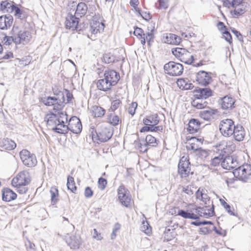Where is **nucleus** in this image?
I'll return each instance as SVG.
<instances>
[{
  "label": "nucleus",
  "mask_w": 251,
  "mask_h": 251,
  "mask_svg": "<svg viewBox=\"0 0 251 251\" xmlns=\"http://www.w3.org/2000/svg\"><path fill=\"white\" fill-rule=\"evenodd\" d=\"M204 141L203 137L187 136L186 138V147L188 150L198 151L202 155L206 156L207 152L205 150L201 149V146Z\"/></svg>",
  "instance_id": "6"
},
{
  "label": "nucleus",
  "mask_w": 251,
  "mask_h": 251,
  "mask_svg": "<svg viewBox=\"0 0 251 251\" xmlns=\"http://www.w3.org/2000/svg\"><path fill=\"white\" fill-rule=\"evenodd\" d=\"M235 126L234 122L231 119L222 120L219 125L220 131L224 137H230L234 133Z\"/></svg>",
  "instance_id": "9"
},
{
  "label": "nucleus",
  "mask_w": 251,
  "mask_h": 251,
  "mask_svg": "<svg viewBox=\"0 0 251 251\" xmlns=\"http://www.w3.org/2000/svg\"><path fill=\"white\" fill-rule=\"evenodd\" d=\"M153 28L154 27L152 26L151 27V29H149V27H148V31L146 32L145 34V41L150 42L151 39L153 38Z\"/></svg>",
  "instance_id": "54"
},
{
  "label": "nucleus",
  "mask_w": 251,
  "mask_h": 251,
  "mask_svg": "<svg viewBox=\"0 0 251 251\" xmlns=\"http://www.w3.org/2000/svg\"><path fill=\"white\" fill-rule=\"evenodd\" d=\"M182 191L189 195H191L194 193L191 186H187L186 187H183Z\"/></svg>",
  "instance_id": "58"
},
{
  "label": "nucleus",
  "mask_w": 251,
  "mask_h": 251,
  "mask_svg": "<svg viewBox=\"0 0 251 251\" xmlns=\"http://www.w3.org/2000/svg\"><path fill=\"white\" fill-rule=\"evenodd\" d=\"M104 78L99 80L98 88L103 91H106L113 85H116L120 79L119 74L114 70H107L104 74Z\"/></svg>",
  "instance_id": "2"
},
{
  "label": "nucleus",
  "mask_w": 251,
  "mask_h": 251,
  "mask_svg": "<svg viewBox=\"0 0 251 251\" xmlns=\"http://www.w3.org/2000/svg\"><path fill=\"white\" fill-rule=\"evenodd\" d=\"M166 73L170 75L177 76L182 74L183 70L182 65L179 63L171 61L164 66Z\"/></svg>",
  "instance_id": "13"
},
{
  "label": "nucleus",
  "mask_w": 251,
  "mask_h": 251,
  "mask_svg": "<svg viewBox=\"0 0 251 251\" xmlns=\"http://www.w3.org/2000/svg\"><path fill=\"white\" fill-rule=\"evenodd\" d=\"M163 129L162 126H157L154 128H152L150 126H145L142 127L140 129V132L141 133L147 132L149 131L151 132H157L158 131H162Z\"/></svg>",
  "instance_id": "43"
},
{
  "label": "nucleus",
  "mask_w": 251,
  "mask_h": 251,
  "mask_svg": "<svg viewBox=\"0 0 251 251\" xmlns=\"http://www.w3.org/2000/svg\"><path fill=\"white\" fill-rule=\"evenodd\" d=\"M29 173L26 170L19 172L12 179L11 185L20 194H25L28 190L31 182Z\"/></svg>",
  "instance_id": "1"
},
{
  "label": "nucleus",
  "mask_w": 251,
  "mask_h": 251,
  "mask_svg": "<svg viewBox=\"0 0 251 251\" xmlns=\"http://www.w3.org/2000/svg\"><path fill=\"white\" fill-rule=\"evenodd\" d=\"M13 18L11 15H5L0 17V29L4 30L11 27Z\"/></svg>",
  "instance_id": "23"
},
{
  "label": "nucleus",
  "mask_w": 251,
  "mask_h": 251,
  "mask_svg": "<svg viewBox=\"0 0 251 251\" xmlns=\"http://www.w3.org/2000/svg\"><path fill=\"white\" fill-rule=\"evenodd\" d=\"M106 122L110 125L116 126L121 125L122 122V119L115 113H110L106 116Z\"/></svg>",
  "instance_id": "25"
},
{
  "label": "nucleus",
  "mask_w": 251,
  "mask_h": 251,
  "mask_svg": "<svg viewBox=\"0 0 251 251\" xmlns=\"http://www.w3.org/2000/svg\"><path fill=\"white\" fill-rule=\"evenodd\" d=\"M217 111L215 110H207L201 112L200 115L201 118L206 120L211 119L213 116L216 114Z\"/></svg>",
  "instance_id": "38"
},
{
  "label": "nucleus",
  "mask_w": 251,
  "mask_h": 251,
  "mask_svg": "<svg viewBox=\"0 0 251 251\" xmlns=\"http://www.w3.org/2000/svg\"><path fill=\"white\" fill-rule=\"evenodd\" d=\"M78 24V19L75 16L70 14L67 16L65 21L66 27L67 28L74 30L77 27Z\"/></svg>",
  "instance_id": "27"
},
{
  "label": "nucleus",
  "mask_w": 251,
  "mask_h": 251,
  "mask_svg": "<svg viewBox=\"0 0 251 251\" xmlns=\"http://www.w3.org/2000/svg\"><path fill=\"white\" fill-rule=\"evenodd\" d=\"M68 126V129L74 133L78 134L82 130V125L80 120L75 116L72 117L70 119Z\"/></svg>",
  "instance_id": "18"
},
{
  "label": "nucleus",
  "mask_w": 251,
  "mask_h": 251,
  "mask_svg": "<svg viewBox=\"0 0 251 251\" xmlns=\"http://www.w3.org/2000/svg\"><path fill=\"white\" fill-rule=\"evenodd\" d=\"M199 209V207L194 206L184 211L179 209L178 207H174L171 209L170 212L172 215H178L185 219H198L201 216Z\"/></svg>",
  "instance_id": "4"
},
{
  "label": "nucleus",
  "mask_w": 251,
  "mask_h": 251,
  "mask_svg": "<svg viewBox=\"0 0 251 251\" xmlns=\"http://www.w3.org/2000/svg\"><path fill=\"white\" fill-rule=\"evenodd\" d=\"M20 159L23 164L27 167H33L37 163L35 155L26 149H23L19 152Z\"/></svg>",
  "instance_id": "10"
},
{
  "label": "nucleus",
  "mask_w": 251,
  "mask_h": 251,
  "mask_svg": "<svg viewBox=\"0 0 251 251\" xmlns=\"http://www.w3.org/2000/svg\"><path fill=\"white\" fill-rule=\"evenodd\" d=\"M196 79L199 84L204 86L210 83L212 80L211 74L204 71L197 73Z\"/></svg>",
  "instance_id": "16"
},
{
  "label": "nucleus",
  "mask_w": 251,
  "mask_h": 251,
  "mask_svg": "<svg viewBox=\"0 0 251 251\" xmlns=\"http://www.w3.org/2000/svg\"><path fill=\"white\" fill-rule=\"evenodd\" d=\"M238 165V162L236 158L232 155H227L223 158L222 167L226 170L233 169Z\"/></svg>",
  "instance_id": "15"
},
{
  "label": "nucleus",
  "mask_w": 251,
  "mask_h": 251,
  "mask_svg": "<svg viewBox=\"0 0 251 251\" xmlns=\"http://www.w3.org/2000/svg\"><path fill=\"white\" fill-rule=\"evenodd\" d=\"M187 50L183 48H176V49H173L172 50V53L177 58L180 59L183 55V54L186 52Z\"/></svg>",
  "instance_id": "45"
},
{
  "label": "nucleus",
  "mask_w": 251,
  "mask_h": 251,
  "mask_svg": "<svg viewBox=\"0 0 251 251\" xmlns=\"http://www.w3.org/2000/svg\"><path fill=\"white\" fill-rule=\"evenodd\" d=\"M16 38V34H15L13 36H5L3 38V42L4 44L6 45H10L13 42L16 44V40L15 39Z\"/></svg>",
  "instance_id": "52"
},
{
  "label": "nucleus",
  "mask_w": 251,
  "mask_h": 251,
  "mask_svg": "<svg viewBox=\"0 0 251 251\" xmlns=\"http://www.w3.org/2000/svg\"><path fill=\"white\" fill-rule=\"evenodd\" d=\"M67 242L72 249L77 250L79 248L80 241L75 236H70L67 239Z\"/></svg>",
  "instance_id": "34"
},
{
  "label": "nucleus",
  "mask_w": 251,
  "mask_h": 251,
  "mask_svg": "<svg viewBox=\"0 0 251 251\" xmlns=\"http://www.w3.org/2000/svg\"><path fill=\"white\" fill-rule=\"evenodd\" d=\"M196 197L197 199L204 201L206 199L207 195L204 193L203 189L200 188L196 193Z\"/></svg>",
  "instance_id": "49"
},
{
  "label": "nucleus",
  "mask_w": 251,
  "mask_h": 251,
  "mask_svg": "<svg viewBox=\"0 0 251 251\" xmlns=\"http://www.w3.org/2000/svg\"><path fill=\"white\" fill-rule=\"evenodd\" d=\"M220 201L222 206H224L228 212H231V207L229 204H228L224 200L221 199Z\"/></svg>",
  "instance_id": "63"
},
{
  "label": "nucleus",
  "mask_w": 251,
  "mask_h": 251,
  "mask_svg": "<svg viewBox=\"0 0 251 251\" xmlns=\"http://www.w3.org/2000/svg\"><path fill=\"white\" fill-rule=\"evenodd\" d=\"M60 117V121L57 123L56 126H54L52 129L56 132L65 134L68 132V126L66 125L65 123L67 122V115L65 112L61 111L57 113Z\"/></svg>",
  "instance_id": "12"
},
{
  "label": "nucleus",
  "mask_w": 251,
  "mask_h": 251,
  "mask_svg": "<svg viewBox=\"0 0 251 251\" xmlns=\"http://www.w3.org/2000/svg\"><path fill=\"white\" fill-rule=\"evenodd\" d=\"M51 195V202L52 205L55 204L58 201L59 192L56 186H52L50 190Z\"/></svg>",
  "instance_id": "37"
},
{
  "label": "nucleus",
  "mask_w": 251,
  "mask_h": 251,
  "mask_svg": "<svg viewBox=\"0 0 251 251\" xmlns=\"http://www.w3.org/2000/svg\"><path fill=\"white\" fill-rule=\"evenodd\" d=\"M211 231L209 227L207 226H202L200 228L199 233L201 234H208Z\"/></svg>",
  "instance_id": "60"
},
{
  "label": "nucleus",
  "mask_w": 251,
  "mask_h": 251,
  "mask_svg": "<svg viewBox=\"0 0 251 251\" xmlns=\"http://www.w3.org/2000/svg\"><path fill=\"white\" fill-rule=\"evenodd\" d=\"M135 11L137 14L141 16L143 19L146 21H149L151 18V15L148 10L142 11L139 8H135Z\"/></svg>",
  "instance_id": "42"
},
{
  "label": "nucleus",
  "mask_w": 251,
  "mask_h": 251,
  "mask_svg": "<svg viewBox=\"0 0 251 251\" xmlns=\"http://www.w3.org/2000/svg\"><path fill=\"white\" fill-rule=\"evenodd\" d=\"M194 92L200 93V94H212L213 92L209 87H205L204 88H197L194 91Z\"/></svg>",
  "instance_id": "51"
},
{
  "label": "nucleus",
  "mask_w": 251,
  "mask_h": 251,
  "mask_svg": "<svg viewBox=\"0 0 251 251\" xmlns=\"http://www.w3.org/2000/svg\"><path fill=\"white\" fill-rule=\"evenodd\" d=\"M246 3L244 0H232V7L233 10L230 12L232 16L237 17L244 14L246 9Z\"/></svg>",
  "instance_id": "14"
},
{
  "label": "nucleus",
  "mask_w": 251,
  "mask_h": 251,
  "mask_svg": "<svg viewBox=\"0 0 251 251\" xmlns=\"http://www.w3.org/2000/svg\"><path fill=\"white\" fill-rule=\"evenodd\" d=\"M163 41L168 44L177 45L180 43L181 38L175 34L166 33L163 36Z\"/></svg>",
  "instance_id": "29"
},
{
  "label": "nucleus",
  "mask_w": 251,
  "mask_h": 251,
  "mask_svg": "<svg viewBox=\"0 0 251 251\" xmlns=\"http://www.w3.org/2000/svg\"><path fill=\"white\" fill-rule=\"evenodd\" d=\"M93 195V191L90 187H87L84 191V196L86 198H90Z\"/></svg>",
  "instance_id": "59"
},
{
  "label": "nucleus",
  "mask_w": 251,
  "mask_h": 251,
  "mask_svg": "<svg viewBox=\"0 0 251 251\" xmlns=\"http://www.w3.org/2000/svg\"><path fill=\"white\" fill-rule=\"evenodd\" d=\"M87 9V6L85 3L80 2L77 5L75 14L77 16L82 17L86 14Z\"/></svg>",
  "instance_id": "36"
},
{
  "label": "nucleus",
  "mask_w": 251,
  "mask_h": 251,
  "mask_svg": "<svg viewBox=\"0 0 251 251\" xmlns=\"http://www.w3.org/2000/svg\"><path fill=\"white\" fill-rule=\"evenodd\" d=\"M17 147V144L12 140L7 138L4 139L0 145L2 151H9L15 149Z\"/></svg>",
  "instance_id": "30"
},
{
  "label": "nucleus",
  "mask_w": 251,
  "mask_h": 251,
  "mask_svg": "<svg viewBox=\"0 0 251 251\" xmlns=\"http://www.w3.org/2000/svg\"><path fill=\"white\" fill-rule=\"evenodd\" d=\"M61 98L55 97H45L41 99V101L47 106H53V111L54 112H59L63 111L64 103H65V97L64 95H60Z\"/></svg>",
  "instance_id": "7"
},
{
  "label": "nucleus",
  "mask_w": 251,
  "mask_h": 251,
  "mask_svg": "<svg viewBox=\"0 0 251 251\" xmlns=\"http://www.w3.org/2000/svg\"><path fill=\"white\" fill-rule=\"evenodd\" d=\"M235 100L231 95H226L221 99L220 104L223 109L232 108L235 103Z\"/></svg>",
  "instance_id": "21"
},
{
  "label": "nucleus",
  "mask_w": 251,
  "mask_h": 251,
  "mask_svg": "<svg viewBox=\"0 0 251 251\" xmlns=\"http://www.w3.org/2000/svg\"><path fill=\"white\" fill-rule=\"evenodd\" d=\"M45 120L47 122V125L51 128L56 126L57 123L60 121V117L57 113L53 112H50L48 113L45 117Z\"/></svg>",
  "instance_id": "22"
},
{
  "label": "nucleus",
  "mask_w": 251,
  "mask_h": 251,
  "mask_svg": "<svg viewBox=\"0 0 251 251\" xmlns=\"http://www.w3.org/2000/svg\"><path fill=\"white\" fill-rule=\"evenodd\" d=\"M222 34H223V36L224 38L226 41H227L229 43H231V41H232V37H231L230 34L226 30L223 31Z\"/></svg>",
  "instance_id": "57"
},
{
  "label": "nucleus",
  "mask_w": 251,
  "mask_h": 251,
  "mask_svg": "<svg viewBox=\"0 0 251 251\" xmlns=\"http://www.w3.org/2000/svg\"><path fill=\"white\" fill-rule=\"evenodd\" d=\"M177 84L181 89H189L190 88V84H188L184 79H179L177 81Z\"/></svg>",
  "instance_id": "47"
},
{
  "label": "nucleus",
  "mask_w": 251,
  "mask_h": 251,
  "mask_svg": "<svg viewBox=\"0 0 251 251\" xmlns=\"http://www.w3.org/2000/svg\"><path fill=\"white\" fill-rule=\"evenodd\" d=\"M107 185V181L105 178L100 177L98 181V188L101 190H104Z\"/></svg>",
  "instance_id": "50"
},
{
  "label": "nucleus",
  "mask_w": 251,
  "mask_h": 251,
  "mask_svg": "<svg viewBox=\"0 0 251 251\" xmlns=\"http://www.w3.org/2000/svg\"><path fill=\"white\" fill-rule=\"evenodd\" d=\"M13 2L7 0L2 1L0 3L1 10L4 12L12 13L14 9Z\"/></svg>",
  "instance_id": "35"
},
{
  "label": "nucleus",
  "mask_w": 251,
  "mask_h": 251,
  "mask_svg": "<svg viewBox=\"0 0 251 251\" xmlns=\"http://www.w3.org/2000/svg\"><path fill=\"white\" fill-rule=\"evenodd\" d=\"M122 103V101L120 99L113 100L111 101V106L109 110L114 112L121 106Z\"/></svg>",
  "instance_id": "46"
},
{
  "label": "nucleus",
  "mask_w": 251,
  "mask_h": 251,
  "mask_svg": "<svg viewBox=\"0 0 251 251\" xmlns=\"http://www.w3.org/2000/svg\"><path fill=\"white\" fill-rule=\"evenodd\" d=\"M177 235L175 228L172 227L168 226L166 227L163 233L164 240L166 241H170L173 240Z\"/></svg>",
  "instance_id": "31"
},
{
  "label": "nucleus",
  "mask_w": 251,
  "mask_h": 251,
  "mask_svg": "<svg viewBox=\"0 0 251 251\" xmlns=\"http://www.w3.org/2000/svg\"><path fill=\"white\" fill-rule=\"evenodd\" d=\"M137 103L136 102H132L130 104L127 108V111L129 114L133 116L135 113V111L137 107Z\"/></svg>",
  "instance_id": "53"
},
{
  "label": "nucleus",
  "mask_w": 251,
  "mask_h": 251,
  "mask_svg": "<svg viewBox=\"0 0 251 251\" xmlns=\"http://www.w3.org/2000/svg\"><path fill=\"white\" fill-rule=\"evenodd\" d=\"M211 95H195L193 98L191 104L193 107L197 109H202L207 106V102L205 101Z\"/></svg>",
  "instance_id": "17"
},
{
  "label": "nucleus",
  "mask_w": 251,
  "mask_h": 251,
  "mask_svg": "<svg viewBox=\"0 0 251 251\" xmlns=\"http://www.w3.org/2000/svg\"><path fill=\"white\" fill-rule=\"evenodd\" d=\"M178 173L182 178L187 177L190 174H193L191 172L190 162L188 156H183L180 159L178 165Z\"/></svg>",
  "instance_id": "11"
},
{
  "label": "nucleus",
  "mask_w": 251,
  "mask_h": 251,
  "mask_svg": "<svg viewBox=\"0 0 251 251\" xmlns=\"http://www.w3.org/2000/svg\"><path fill=\"white\" fill-rule=\"evenodd\" d=\"M117 196L118 200L122 206L128 208L134 206V200L130 192L124 185H120L117 189Z\"/></svg>",
  "instance_id": "3"
},
{
  "label": "nucleus",
  "mask_w": 251,
  "mask_h": 251,
  "mask_svg": "<svg viewBox=\"0 0 251 251\" xmlns=\"http://www.w3.org/2000/svg\"><path fill=\"white\" fill-rule=\"evenodd\" d=\"M160 119L156 113H153L146 116L143 119V123L145 126H150L152 128L157 127L159 123Z\"/></svg>",
  "instance_id": "20"
},
{
  "label": "nucleus",
  "mask_w": 251,
  "mask_h": 251,
  "mask_svg": "<svg viewBox=\"0 0 251 251\" xmlns=\"http://www.w3.org/2000/svg\"><path fill=\"white\" fill-rule=\"evenodd\" d=\"M156 138L151 134H148L145 138V143L149 146L155 147L158 144Z\"/></svg>",
  "instance_id": "41"
},
{
  "label": "nucleus",
  "mask_w": 251,
  "mask_h": 251,
  "mask_svg": "<svg viewBox=\"0 0 251 251\" xmlns=\"http://www.w3.org/2000/svg\"><path fill=\"white\" fill-rule=\"evenodd\" d=\"M13 12H14V14L16 17L22 18V11L18 7L15 6Z\"/></svg>",
  "instance_id": "61"
},
{
  "label": "nucleus",
  "mask_w": 251,
  "mask_h": 251,
  "mask_svg": "<svg viewBox=\"0 0 251 251\" xmlns=\"http://www.w3.org/2000/svg\"><path fill=\"white\" fill-rule=\"evenodd\" d=\"M148 145H146V143L145 142L143 144L140 143V144L138 146V149L140 151V152L144 153L146 152L148 150Z\"/></svg>",
  "instance_id": "56"
},
{
  "label": "nucleus",
  "mask_w": 251,
  "mask_h": 251,
  "mask_svg": "<svg viewBox=\"0 0 251 251\" xmlns=\"http://www.w3.org/2000/svg\"><path fill=\"white\" fill-rule=\"evenodd\" d=\"M17 198V194L11 189L4 188L2 190V199L3 201L9 202L14 200Z\"/></svg>",
  "instance_id": "26"
},
{
  "label": "nucleus",
  "mask_w": 251,
  "mask_h": 251,
  "mask_svg": "<svg viewBox=\"0 0 251 251\" xmlns=\"http://www.w3.org/2000/svg\"><path fill=\"white\" fill-rule=\"evenodd\" d=\"M104 28V24L100 22L93 21L91 24V31L94 34L102 31Z\"/></svg>",
  "instance_id": "32"
},
{
  "label": "nucleus",
  "mask_w": 251,
  "mask_h": 251,
  "mask_svg": "<svg viewBox=\"0 0 251 251\" xmlns=\"http://www.w3.org/2000/svg\"><path fill=\"white\" fill-rule=\"evenodd\" d=\"M223 157L220 156L214 157L211 161V165L213 166H216L219 165L220 163L222 164Z\"/></svg>",
  "instance_id": "55"
},
{
  "label": "nucleus",
  "mask_w": 251,
  "mask_h": 251,
  "mask_svg": "<svg viewBox=\"0 0 251 251\" xmlns=\"http://www.w3.org/2000/svg\"><path fill=\"white\" fill-rule=\"evenodd\" d=\"M113 135V130L110 127L101 125L99 127L96 135L93 134L92 139L94 141L99 142H105L111 138Z\"/></svg>",
  "instance_id": "5"
},
{
  "label": "nucleus",
  "mask_w": 251,
  "mask_h": 251,
  "mask_svg": "<svg viewBox=\"0 0 251 251\" xmlns=\"http://www.w3.org/2000/svg\"><path fill=\"white\" fill-rule=\"evenodd\" d=\"M234 129V133L232 136L234 139L237 141H243L245 136V131L244 127L239 125H237Z\"/></svg>",
  "instance_id": "28"
},
{
  "label": "nucleus",
  "mask_w": 251,
  "mask_h": 251,
  "mask_svg": "<svg viewBox=\"0 0 251 251\" xmlns=\"http://www.w3.org/2000/svg\"><path fill=\"white\" fill-rule=\"evenodd\" d=\"M92 115L94 118H101L106 113V110L102 107L97 105L92 107Z\"/></svg>",
  "instance_id": "33"
},
{
  "label": "nucleus",
  "mask_w": 251,
  "mask_h": 251,
  "mask_svg": "<svg viewBox=\"0 0 251 251\" xmlns=\"http://www.w3.org/2000/svg\"><path fill=\"white\" fill-rule=\"evenodd\" d=\"M201 123L196 119H191L189 120L187 130L190 134H194L197 132L201 128Z\"/></svg>",
  "instance_id": "24"
},
{
  "label": "nucleus",
  "mask_w": 251,
  "mask_h": 251,
  "mask_svg": "<svg viewBox=\"0 0 251 251\" xmlns=\"http://www.w3.org/2000/svg\"><path fill=\"white\" fill-rule=\"evenodd\" d=\"M16 38V44H25L28 43L31 39V35L27 31H19L17 33H15Z\"/></svg>",
  "instance_id": "19"
},
{
  "label": "nucleus",
  "mask_w": 251,
  "mask_h": 251,
  "mask_svg": "<svg viewBox=\"0 0 251 251\" xmlns=\"http://www.w3.org/2000/svg\"><path fill=\"white\" fill-rule=\"evenodd\" d=\"M233 174L239 180L247 181L251 179V165L246 163L235 169Z\"/></svg>",
  "instance_id": "8"
},
{
  "label": "nucleus",
  "mask_w": 251,
  "mask_h": 251,
  "mask_svg": "<svg viewBox=\"0 0 251 251\" xmlns=\"http://www.w3.org/2000/svg\"><path fill=\"white\" fill-rule=\"evenodd\" d=\"M160 8L166 9L168 7V0H159Z\"/></svg>",
  "instance_id": "62"
},
{
  "label": "nucleus",
  "mask_w": 251,
  "mask_h": 251,
  "mask_svg": "<svg viewBox=\"0 0 251 251\" xmlns=\"http://www.w3.org/2000/svg\"><path fill=\"white\" fill-rule=\"evenodd\" d=\"M67 186L68 190L73 193H75L77 187L75 185L74 178L73 176H68Z\"/></svg>",
  "instance_id": "40"
},
{
  "label": "nucleus",
  "mask_w": 251,
  "mask_h": 251,
  "mask_svg": "<svg viewBox=\"0 0 251 251\" xmlns=\"http://www.w3.org/2000/svg\"><path fill=\"white\" fill-rule=\"evenodd\" d=\"M141 228V230L146 234L148 235L151 234L152 232L151 227L149 225L148 222H143Z\"/></svg>",
  "instance_id": "48"
},
{
  "label": "nucleus",
  "mask_w": 251,
  "mask_h": 251,
  "mask_svg": "<svg viewBox=\"0 0 251 251\" xmlns=\"http://www.w3.org/2000/svg\"><path fill=\"white\" fill-rule=\"evenodd\" d=\"M133 33L135 36L141 39V42L142 44L144 45L145 44V34L141 28L136 27L135 28Z\"/></svg>",
  "instance_id": "44"
},
{
  "label": "nucleus",
  "mask_w": 251,
  "mask_h": 251,
  "mask_svg": "<svg viewBox=\"0 0 251 251\" xmlns=\"http://www.w3.org/2000/svg\"><path fill=\"white\" fill-rule=\"evenodd\" d=\"M179 60L185 64H191L193 62L194 58L191 53L186 50Z\"/></svg>",
  "instance_id": "39"
},
{
  "label": "nucleus",
  "mask_w": 251,
  "mask_h": 251,
  "mask_svg": "<svg viewBox=\"0 0 251 251\" xmlns=\"http://www.w3.org/2000/svg\"><path fill=\"white\" fill-rule=\"evenodd\" d=\"M217 27L223 33V31L226 30V26L223 22H219L217 24Z\"/></svg>",
  "instance_id": "64"
}]
</instances>
